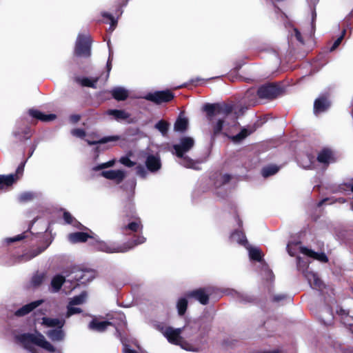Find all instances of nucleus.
Listing matches in <instances>:
<instances>
[{"mask_svg": "<svg viewBox=\"0 0 353 353\" xmlns=\"http://www.w3.org/2000/svg\"><path fill=\"white\" fill-rule=\"evenodd\" d=\"M167 340L172 344L181 346V348L191 352H199L202 349L203 345V338L197 337L194 342L185 341L181 334L188 336L192 327L189 325H185L183 328H173L170 326L158 325L157 327Z\"/></svg>", "mask_w": 353, "mask_h": 353, "instance_id": "obj_1", "label": "nucleus"}, {"mask_svg": "<svg viewBox=\"0 0 353 353\" xmlns=\"http://www.w3.org/2000/svg\"><path fill=\"white\" fill-rule=\"evenodd\" d=\"M204 111L206 112L208 120L210 122L212 133V139H214L224 129L225 131L227 128L223 127L225 123L223 118L228 116L233 110V107L228 104H206L203 107Z\"/></svg>", "mask_w": 353, "mask_h": 353, "instance_id": "obj_2", "label": "nucleus"}, {"mask_svg": "<svg viewBox=\"0 0 353 353\" xmlns=\"http://www.w3.org/2000/svg\"><path fill=\"white\" fill-rule=\"evenodd\" d=\"M145 240V238L143 236H139L133 241L123 244H119L116 242H106L97 240L95 248L99 251L107 253L125 252L135 246L143 243Z\"/></svg>", "mask_w": 353, "mask_h": 353, "instance_id": "obj_3", "label": "nucleus"}, {"mask_svg": "<svg viewBox=\"0 0 353 353\" xmlns=\"http://www.w3.org/2000/svg\"><path fill=\"white\" fill-rule=\"evenodd\" d=\"M194 145V140L192 137H184L180 139L179 143L174 144L173 148L174 154L180 159L179 163L188 168L199 170V163L185 157L184 154L190 150Z\"/></svg>", "mask_w": 353, "mask_h": 353, "instance_id": "obj_4", "label": "nucleus"}, {"mask_svg": "<svg viewBox=\"0 0 353 353\" xmlns=\"http://www.w3.org/2000/svg\"><path fill=\"white\" fill-rule=\"evenodd\" d=\"M16 339L21 343L26 349L30 350L32 353H34V351L32 345H38L51 352L55 351L54 347L46 340L43 335L38 332H35L32 334L25 333L19 334L16 336Z\"/></svg>", "mask_w": 353, "mask_h": 353, "instance_id": "obj_5", "label": "nucleus"}, {"mask_svg": "<svg viewBox=\"0 0 353 353\" xmlns=\"http://www.w3.org/2000/svg\"><path fill=\"white\" fill-rule=\"evenodd\" d=\"M287 250L290 256H294L298 252H300L304 255H306L314 259H316L321 262L327 261V257L324 253L316 252L305 247H302L301 246L299 241L289 242L287 245Z\"/></svg>", "mask_w": 353, "mask_h": 353, "instance_id": "obj_6", "label": "nucleus"}, {"mask_svg": "<svg viewBox=\"0 0 353 353\" xmlns=\"http://www.w3.org/2000/svg\"><path fill=\"white\" fill-rule=\"evenodd\" d=\"M307 263L303 261L300 257H297V268L299 271L303 272L310 287L321 290L323 283L316 273L308 270Z\"/></svg>", "mask_w": 353, "mask_h": 353, "instance_id": "obj_7", "label": "nucleus"}, {"mask_svg": "<svg viewBox=\"0 0 353 353\" xmlns=\"http://www.w3.org/2000/svg\"><path fill=\"white\" fill-rule=\"evenodd\" d=\"M74 54L78 57H89L91 54V39L89 34H79L76 41Z\"/></svg>", "mask_w": 353, "mask_h": 353, "instance_id": "obj_8", "label": "nucleus"}, {"mask_svg": "<svg viewBox=\"0 0 353 353\" xmlns=\"http://www.w3.org/2000/svg\"><path fill=\"white\" fill-rule=\"evenodd\" d=\"M248 251L249 258L251 261H256L261 263L262 270L267 276V279L272 280L274 277L272 272L269 269L263 259L262 252L258 247H253L249 243L245 247Z\"/></svg>", "mask_w": 353, "mask_h": 353, "instance_id": "obj_9", "label": "nucleus"}, {"mask_svg": "<svg viewBox=\"0 0 353 353\" xmlns=\"http://www.w3.org/2000/svg\"><path fill=\"white\" fill-rule=\"evenodd\" d=\"M143 98L156 104H161L162 103H168L172 100L174 94L171 91L167 90L149 92Z\"/></svg>", "mask_w": 353, "mask_h": 353, "instance_id": "obj_10", "label": "nucleus"}, {"mask_svg": "<svg viewBox=\"0 0 353 353\" xmlns=\"http://www.w3.org/2000/svg\"><path fill=\"white\" fill-rule=\"evenodd\" d=\"M212 293L210 288H199L190 292H188L186 296L188 298H193L198 301L202 305H206L209 301V296Z\"/></svg>", "mask_w": 353, "mask_h": 353, "instance_id": "obj_11", "label": "nucleus"}, {"mask_svg": "<svg viewBox=\"0 0 353 353\" xmlns=\"http://www.w3.org/2000/svg\"><path fill=\"white\" fill-rule=\"evenodd\" d=\"M23 171V167L21 166L17 168L16 174L0 175V190H6L10 187L17 180V174H22Z\"/></svg>", "mask_w": 353, "mask_h": 353, "instance_id": "obj_12", "label": "nucleus"}, {"mask_svg": "<svg viewBox=\"0 0 353 353\" xmlns=\"http://www.w3.org/2000/svg\"><path fill=\"white\" fill-rule=\"evenodd\" d=\"M317 161L323 166L327 167L330 163L336 161V157L334 152L329 148H323L317 156Z\"/></svg>", "mask_w": 353, "mask_h": 353, "instance_id": "obj_13", "label": "nucleus"}, {"mask_svg": "<svg viewBox=\"0 0 353 353\" xmlns=\"http://www.w3.org/2000/svg\"><path fill=\"white\" fill-rule=\"evenodd\" d=\"M279 91L278 88L272 84L261 86L257 90V95L261 99H272L277 96Z\"/></svg>", "mask_w": 353, "mask_h": 353, "instance_id": "obj_14", "label": "nucleus"}, {"mask_svg": "<svg viewBox=\"0 0 353 353\" xmlns=\"http://www.w3.org/2000/svg\"><path fill=\"white\" fill-rule=\"evenodd\" d=\"M101 175L104 178L114 181L116 183L119 184L125 179L126 172L123 170H110L103 171L101 173Z\"/></svg>", "mask_w": 353, "mask_h": 353, "instance_id": "obj_15", "label": "nucleus"}, {"mask_svg": "<svg viewBox=\"0 0 353 353\" xmlns=\"http://www.w3.org/2000/svg\"><path fill=\"white\" fill-rule=\"evenodd\" d=\"M105 114L110 116L111 119L118 122L123 121H128V123L132 122V121H129L130 114L124 110L110 109L105 112Z\"/></svg>", "mask_w": 353, "mask_h": 353, "instance_id": "obj_16", "label": "nucleus"}, {"mask_svg": "<svg viewBox=\"0 0 353 353\" xmlns=\"http://www.w3.org/2000/svg\"><path fill=\"white\" fill-rule=\"evenodd\" d=\"M147 169L152 172H157L161 167V160L158 155H148L145 160Z\"/></svg>", "mask_w": 353, "mask_h": 353, "instance_id": "obj_17", "label": "nucleus"}, {"mask_svg": "<svg viewBox=\"0 0 353 353\" xmlns=\"http://www.w3.org/2000/svg\"><path fill=\"white\" fill-rule=\"evenodd\" d=\"M92 234L94 233L91 231L90 233L83 232L70 233L68 234V240L73 243L85 242L89 238H94Z\"/></svg>", "mask_w": 353, "mask_h": 353, "instance_id": "obj_18", "label": "nucleus"}, {"mask_svg": "<svg viewBox=\"0 0 353 353\" xmlns=\"http://www.w3.org/2000/svg\"><path fill=\"white\" fill-rule=\"evenodd\" d=\"M330 105V101L327 98L321 97L316 99L314 103V112L315 114H319L327 110Z\"/></svg>", "mask_w": 353, "mask_h": 353, "instance_id": "obj_19", "label": "nucleus"}, {"mask_svg": "<svg viewBox=\"0 0 353 353\" xmlns=\"http://www.w3.org/2000/svg\"><path fill=\"white\" fill-rule=\"evenodd\" d=\"M43 302V300H37L35 301H33L30 303H28L26 305H23L19 310H17L15 312V315L18 316H24L28 313H30L31 311H32L34 309L41 305V303Z\"/></svg>", "mask_w": 353, "mask_h": 353, "instance_id": "obj_20", "label": "nucleus"}, {"mask_svg": "<svg viewBox=\"0 0 353 353\" xmlns=\"http://www.w3.org/2000/svg\"><path fill=\"white\" fill-rule=\"evenodd\" d=\"M72 274H74V276L72 278L82 284L85 283L92 279V272L90 271L77 270L73 272Z\"/></svg>", "mask_w": 353, "mask_h": 353, "instance_id": "obj_21", "label": "nucleus"}, {"mask_svg": "<svg viewBox=\"0 0 353 353\" xmlns=\"http://www.w3.org/2000/svg\"><path fill=\"white\" fill-rule=\"evenodd\" d=\"M29 114L37 119L41 121H50L56 119V115L54 114H46L39 110L30 109L29 110Z\"/></svg>", "mask_w": 353, "mask_h": 353, "instance_id": "obj_22", "label": "nucleus"}, {"mask_svg": "<svg viewBox=\"0 0 353 353\" xmlns=\"http://www.w3.org/2000/svg\"><path fill=\"white\" fill-rule=\"evenodd\" d=\"M110 92L113 98L117 101H124L129 95L128 90L123 87H115Z\"/></svg>", "mask_w": 353, "mask_h": 353, "instance_id": "obj_23", "label": "nucleus"}, {"mask_svg": "<svg viewBox=\"0 0 353 353\" xmlns=\"http://www.w3.org/2000/svg\"><path fill=\"white\" fill-rule=\"evenodd\" d=\"M112 323L110 321H101L97 319L92 320L89 324V328L97 332H103L106 330L108 326L111 325Z\"/></svg>", "mask_w": 353, "mask_h": 353, "instance_id": "obj_24", "label": "nucleus"}, {"mask_svg": "<svg viewBox=\"0 0 353 353\" xmlns=\"http://www.w3.org/2000/svg\"><path fill=\"white\" fill-rule=\"evenodd\" d=\"M42 324L47 327H57V328H62L63 326L65 324V320L63 319H53V318H48V317H43L42 319Z\"/></svg>", "mask_w": 353, "mask_h": 353, "instance_id": "obj_25", "label": "nucleus"}, {"mask_svg": "<svg viewBox=\"0 0 353 353\" xmlns=\"http://www.w3.org/2000/svg\"><path fill=\"white\" fill-rule=\"evenodd\" d=\"M65 281V279L63 276H61L60 274L55 275L51 281L50 288V292H57L61 289Z\"/></svg>", "mask_w": 353, "mask_h": 353, "instance_id": "obj_26", "label": "nucleus"}, {"mask_svg": "<svg viewBox=\"0 0 353 353\" xmlns=\"http://www.w3.org/2000/svg\"><path fill=\"white\" fill-rule=\"evenodd\" d=\"M230 240L232 242H236L239 244L243 245L244 247L248 244L245 234L241 230H236L232 232L230 235Z\"/></svg>", "mask_w": 353, "mask_h": 353, "instance_id": "obj_27", "label": "nucleus"}, {"mask_svg": "<svg viewBox=\"0 0 353 353\" xmlns=\"http://www.w3.org/2000/svg\"><path fill=\"white\" fill-rule=\"evenodd\" d=\"M142 229V225L141 223V221L139 219H135L134 221L129 223L128 225L123 226L122 228V232L123 234H128V231L130 232H137Z\"/></svg>", "mask_w": 353, "mask_h": 353, "instance_id": "obj_28", "label": "nucleus"}, {"mask_svg": "<svg viewBox=\"0 0 353 353\" xmlns=\"http://www.w3.org/2000/svg\"><path fill=\"white\" fill-rule=\"evenodd\" d=\"M298 163L305 169H311L313 168L314 157L305 154L298 159Z\"/></svg>", "mask_w": 353, "mask_h": 353, "instance_id": "obj_29", "label": "nucleus"}, {"mask_svg": "<svg viewBox=\"0 0 353 353\" xmlns=\"http://www.w3.org/2000/svg\"><path fill=\"white\" fill-rule=\"evenodd\" d=\"M243 100V103H248V106L255 105L257 103L255 89L248 90L245 94Z\"/></svg>", "mask_w": 353, "mask_h": 353, "instance_id": "obj_30", "label": "nucleus"}, {"mask_svg": "<svg viewBox=\"0 0 353 353\" xmlns=\"http://www.w3.org/2000/svg\"><path fill=\"white\" fill-rule=\"evenodd\" d=\"M47 336L53 341H61L63 340L65 334L61 328L52 329L46 333Z\"/></svg>", "mask_w": 353, "mask_h": 353, "instance_id": "obj_31", "label": "nucleus"}, {"mask_svg": "<svg viewBox=\"0 0 353 353\" xmlns=\"http://www.w3.org/2000/svg\"><path fill=\"white\" fill-rule=\"evenodd\" d=\"M121 139V137L120 136L113 135V136L105 137L101 138L100 139L90 140L88 139H86L85 141L89 145H95V144H97V143H106L110 142V141H119Z\"/></svg>", "mask_w": 353, "mask_h": 353, "instance_id": "obj_32", "label": "nucleus"}, {"mask_svg": "<svg viewBox=\"0 0 353 353\" xmlns=\"http://www.w3.org/2000/svg\"><path fill=\"white\" fill-rule=\"evenodd\" d=\"M77 81L80 83L82 86L90 87L96 88V84L98 81V78H88V77H78L76 79Z\"/></svg>", "mask_w": 353, "mask_h": 353, "instance_id": "obj_33", "label": "nucleus"}, {"mask_svg": "<svg viewBox=\"0 0 353 353\" xmlns=\"http://www.w3.org/2000/svg\"><path fill=\"white\" fill-rule=\"evenodd\" d=\"M188 125V121L186 118L179 117L174 123V130L176 132H184L186 130Z\"/></svg>", "mask_w": 353, "mask_h": 353, "instance_id": "obj_34", "label": "nucleus"}, {"mask_svg": "<svg viewBox=\"0 0 353 353\" xmlns=\"http://www.w3.org/2000/svg\"><path fill=\"white\" fill-rule=\"evenodd\" d=\"M169 125L167 121L161 120L155 124L154 128L158 130L163 137H165L168 132Z\"/></svg>", "mask_w": 353, "mask_h": 353, "instance_id": "obj_35", "label": "nucleus"}, {"mask_svg": "<svg viewBox=\"0 0 353 353\" xmlns=\"http://www.w3.org/2000/svg\"><path fill=\"white\" fill-rule=\"evenodd\" d=\"M279 170V168L275 165H271L263 168L261 173L263 176L268 177L276 174Z\"/></svg>", "mask_w": 353, "mask_h": 353, "instance_id": "obj_36", "label": "nucleus"}, {"mask_svg": "<svg viewBox=\"0 0 353 353\" xmlns=\"http://www.w3.org/2000/svg\"><path fill=\"white\" fill-rule=\"evenodd\" d=\"M87 298V293L82 292L79 295L73 297L70 301L69 304L77 305L83 303Z\"/></svg>", "mask_w": 353, "mask_h": 353, "instance_id": "obj_37", "label": "nucleus"}, {"mask_svg": "<svg viewBox=\"0 0 353 353\" xmlns=\"http://www.w3.org/2000/svg\"><path fill=\"white\" fill-rule=\"evenodd\" d=\"M188 306V301L185 298H180L176 304L178 313L179 315H183L186 311Z\"/></svg>", "mask_w": 353, "mask_h": 353, "instance_id": "obj_38", "label": "nucleus"}, {"mask_svg": "<svg viewBox=\"0 0 353 353\" xmlns=\"http://www.w3.org/2000/svg\"><path fill=\"white\" fill-rule=\"evenodd\" d=\"M252 131H248L246 128H243L239 133L237 134L232 136L231 139L234 142H239L244 139L246 137H248L249 134H250Z\"/></svg>", "mask_w": 353, "mask_h": 353, "instance_id": "obj_39", "label": "nucleus"}, {"mask_svg": "<svg viewBox=\"0 0 353 353\" xmlns=\"http://www.w3.org/2000/svg\"><path fill=\"white\" fill-rule=\"evenodd\" d=\"M50 242L48 243V244L45 247L39 248L36 251H33L32 253L30 255L28 254L23 255V259L25 261H28V260H30L32 258L37 256V255L41 254L42 252H43L47 248V247L50 245Z\"/></svg>", "mask_w": 353, "mask_h": 353, "instance_id": "obj_40", "label": "nucleus"}, {"mask_svg": "<svg viewBox=\"0 0 353 353\" xmlns=\"http://www.w3.org/2000/svg\"><path fill=\"white\" fill-rule=\"evenodd\" d=\"M35 196H36L35 193H33L32 192H26L21 194L19 196V201L20 202H27V201L32 200Z\"/></svg>", "mask_w": 353, "mask_h": 353, "instance_id": "obj_41", "label": "nucleus"}, {"mask_svg": "<svg viewBox=\"0 0 353 353\" xmlns=\"http://www.w3.org/2000/svg\"><path fill=\"white\" fill-rule=\"evenodd\" d=\"M316 18V13L315 10V8L311 9V30L309 32L307 33L309 37H312L315 30V21Z\"/></svg>", "mask_w": 353, "mask_h": 353, "instance_id": "obj_42", "label": "nucleus"}, {"mask_svg": "<svg viewBox=\"0 0 353 353\" xmlns=\"http://www.w3.org/2000/svg\"><path fill=\"white\" fill-rule=\"evenodd\" d=\"M30 234V232H29L28 230L21 234H18L14 237H12V238H8L6 239V242L7 243H12V242H15V241H21L25 238H27L28 236V234Z\"/></svg>", "mask_w": 353, "mask_h": 353, "instance_id": "obj_43", "label": "nucleus"}, {"mask_svg": "<svg viewBox=\"0 0 353 353\" xmlns=\"http://www.w3.org/2000/svg\"><path fill=\"white\" fill-rule=\"evenodd\" d=\"M63 219H64L65 223H67L72 224L74 226H77V227H78L79 225L81 226V224L80 223H79L78 221H77L76 220H74L72 215L68 212H65L63 213Z\"/></svg>", "mask_w": 353, "mask_h": 353, "instance_id": "obj_44", "label": "nucleus"}, {"mask_svg": "<svg viewBox=\"0 0 353 353\" xmlns=\"http://www.w3.org/2000/svg\"><path fill=\"white\" fill-rule=\"evenodd\" d=\"M102 16L103 17L108 19L110 21V26L109 30L111 32H112L114 30L115 26H117V20L115 19L114 18V17L112 14H109L108 12H103Z\"/></svg>", "mask_w": 353, "mask_h": 353, "instance_id": "obj_45", "label": "nucleus"}, {"mask_svg": "<svg viewBox=\"0 0 353 353\" xmlns=\"http://www.w3.org/2000/svg\"><path fill=\"white\" fill-rule=\"evenodd\" d=\"M45 275L43 274H37L32 278L31 283L32 285L37 287L42 283L44 279Z\"/></svg>", "mask_w": 353, "mask_h": 353, "instance_id": "obj_46", "label": "nucleus"}, {"mask_svg": "<svg viewBox=\"0 0 353 353\" xmlns=\"http://www.w3.org/2000/svg\"><path fill=\"white\" fill-rule=\"evenodd\" d=\"M218 179L215 182V185L217 187L221 186V185L225 184V183L228 182L230 180V176L229 174H219L217 176Z\"/></svg>", "mask_w": 353, "mask_h": 353, "instance_id": "obj_47", "label": "nucleus"}, {"mask_svg": "<svg viewBox=\"0 0 353 353\" xmlns=\"http://www.w3.org/2000/svg\"><path fill=\"white\" fill-rule=\"evenodd\" d=\"M14 134L15 137H19L20 138H23L25 139H30L31 137L30 130L28 128H26L23 132V134L19 130H16L14 132Z\"/></svg>", "mask_w": 353, "mask_h": 353, "instance_id": "obj_48", "label": "nucleus"}, {"mask_svg": "<svg viewBox=\"0 0 353 353\" xmlns=\"http://www.w3.org/2000/svg\"><path fill=\"white\" fill-rule=\"evenodd\" d=\"M115 162H116V160L115 159H112L106 163H101L100 165H99L98 166H96L93 168L94 170H102V169H104V168H110V167H112L115 164Z\"/></svg>", "mask_w": 353, "mask_h": 353, "instance_id": "obj_49", "label": "nucleus"}, {"mask_svg": "<svg viewBox=\"0 0 353 353\" xmlns=\"http://www.w3.org/2000/svg\"><path fill=\"white\" fill-rule=\"evenodd\" d=\"M81 312V310L79 307H74L73 305L69 304L68 306V311H67V317H69L74 314H78Z\"/></svg>", "mask_w": 353, "mask_h": 353, "instance_id": "obj_50", "label": "nucleus"}, {"mask_svg": "<svg viewBox=\"0 0 353 353\" xmlns=\"http://www.w3.org/2000/svg\"><path fill=\"white\" fill-rule=\"evenodd\" d=\"M108 48H109V57H108V60L107 65H106L107 71H108V74H107L106 78L108 77L109 73H110V72L111 70V68H112V57H113V52L110 49L109 42L108 43Z\"/></svg>", "mask_w": 353, "mask_h": 353, "instance_id": "obj_51", "label": "nucleus"}, {"mask_svg": "<svg viewBox=\"0 0 353 353\" xmlns=\"http://www.w3.org/2000/svg\"><path fill=\"white\" fill-rule=\"evenodd\" d=\"M119 162L123 165L131 168L135 165V163L132 161L128 157H122L119 159Z\"/></svg>", "mask_w": 353, "mask_h": 353, "instance_id": "obj_52", "label": "nucleus"}, {"mask_svg": "<svg viewBox=\"0 0 353 353\" xmlns=\"http://www.w3.org/2000/svg\"><path fill=\"white\" fill-rule=\"evenodd\" d=\"M292 37H294L296 39L300 42L301 44L304 43L303 39L302 38L301 32L299 31V30L296 28H294L292 29V32L291 33Z\"/></svg>", "mask_w": 353, "mask_h": 353, "instance_id": "obj_53", "label": "nucleus"}, {"mask_svg": "<svg viewBox=\"0 0 353 353\" xmlns=\"http://www.w3.org/2000/svg\"><path fill=\"white\" fill-rule=\"evenodd\" d=\"M345 34V30H343L341 33V35L334 42L332 46L330 48L331 51L335 50L340 45L342 40L343 39Z\"/></svg>", "mask_w": 353, "mask_h": 353, "instance_id": "obj_54", "label": "nucleus"}, {"mask_svg": "<svg viewBox=\"0 0 353 353\" xmlns=\"http://www.w3.org/2000/svg\"><path fill=\"white\" fill-rule=\"evenodd\" d=\"M136 171L137 174L142 178H145L148 173L146 169L141 165L136 167Z\"/></svg>", "mask_w": 353, "mask_h": 353, "instance_id": "obj_55", "label": "nucleus"}, {"mask_svg": "<svg viewBox=\"0 0 353 353\" xmlns=\"http://www.w3.org/2000/svg\"><path fill=\"white\" fill-rule=\"evenodd\" d=\"M71 134L79 138H83L85 136V132L83 129H74L71 131Z\"/></svg>", "mask_w": 353, "mask_h": 353, "instance_id": "obj_56", "label": "nucleus"}, {"mask_svg": "<svg viewBox=\"0 0 353 353\" xmlns=\"http://www.w3.org/2000/svg\"><path fill=\"white\" fill-rule=\"evenodd\" d=\"M336 314L342 318L347 317L348 316V311L343 309L342 307H337L336 310Z\"/></svg>", "mask_w": 353, "mask_h": 353, "instance_id": "obj_57", "label": "nucleus"}, {"mask_svg": "<svg viewBox=\"0 0 353 353\" xmlns=\"http://www.w3.org/2000/svg\"><path fill=\"white\" fill-rule=\"evenodd\" d=\"M122 343H123V342L122 341ZM123 353H137L136 351L129 348L128 345H126L125 343H123Z\"/></svg>", "mask_w": 353, "mask_h": 353, "instance_id": "obj_58", "label": "nucleus"}, {"mask_svg": "<svg viewBox=\"0 0 353 353\" xmlns=\"http://www.w3.org/2000/svg\"><path fill=\"white\" fill-rule=\"evenodd\" d=\"M70 119L71 121V122L72 123H77L79 121L80 119V116L78 115V114H74V115H72L70 117Z\"/></svg>", "mask_w": 353, "mask_h": 353, "instance_id": "obj_59", "label": "nucleus"}, {"mask_svg": "<svg viewBox=\"0 0 353 353\" xmlns=\"http://www.w3.org/2000/svg\"><path fill=\"white\" fill-rule=\"evenodd\" d=\"M240 300L241 301H244V302H250L252 301V298L250 297V296H243V295H240Z\"/></svg>", "mask_w": 353, "mask_h": 353, "instance_id": "obj_60", "label": "nucleus"}, {"mask_svg": "<svg viewBox=\"0 0 353 353\" xmlns=\"http://www.w3.org/2000/svg\"><path fill=\"white\" fill-rule=\"evenodd\" d=\"M284 297H285L284 295H276V296H274V299L276 301H279L283 299Z\"/></svg>", "mask_w": 353, "mask_h": 353, "instance_id": "obj_61", "label": "nucleus"}, {"mask_svg": "<svg viewBox=\"0 0 353 353\" xmlns=\"http://www.w3.org/2000/svg\"><path fill=\"white\" fill-rule=\"evenodd\" d=\"M129 183H130V186L132 188V190H134L135 188V186H136V181H135V180H132V181H130Z\"/></svg>", "mask_w": 353, "mask_h": 353, "instance_id": "obj_62", "label": "nucleus"}, {"mask_svg": "<svg viewBox=\"0 0 353 353\" xmlns=\"http://www.w3.org/2000/svg\"><path fill=\"white\" fill-rule=\"evenodd\" d=\"M36 146H37V145H33V146L32 147L31 150H30V154H29V157H30L32 155V154H33V152H34V150H35V148H36Z\"/></svg>", "mask_w": 353, "mask_h": 353, "instance_id": "obj_63", "label": "nucleus"}, {"mask_svg": "<svg viewBox=\"0 0 353 353\" xmlns=\"http://www.w3.org/2000/svg\"><path fill=\"white\" fill-rule=\"evenodd\" d=\"M36 146H37V145H33V146L32 147L31 150H30V154H29V157H30L32 155V154H33V152H34V150H35V148H36Z\"/></svg>", "mask_w": 353, "mask_h": 353, "instance_id": "obj_64", "label": "nucleus"}]
</instances>
